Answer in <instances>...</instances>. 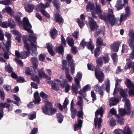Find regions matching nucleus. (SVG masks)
Here are the masks:
<instances>
[{"label": "nucleus", "mask_w": 134, "mask_h": 134, "mask_svg": "<svg viewBox=\"0 0 134 134\" xmlns=\"http://www.w3.org/2000/svg\"><path fill=\"white\" fill-rule=\"evenodd\" d=\"M129 16L125 14H122L120 15V23L126 20Z\"/></svg>", "instance_id": "37"}, {"label": "nucleus", "mask_w": 134, "mask_h": 134, "mask_svg": "<svg viewBox=\"0 0 134 134\" xmlns=\"http://www.w3.org/2000/svg\"><path fill=\"white\" fill-rule=\"evenodd\" d=\"M105 90L108 93H109L110 91V81L109 79H108L105 82Z\"/></svg>", "instance_id": "36"}, {"label": "nucleus", "mask_w": 134, "mask_h": 134, "mask_svg": "<svg viewBox=\"0 0 134 134\" xmlns=\"http://www.w3.org/2000/svg\"><path fill=\"white\" fill-rule=\"evenodd\" d=\"M78 86L75 84H72L71 87V90L72 92H74L76 94L78 93Z\"/></svg>", "instance_id": "27"}, {"label": "nucleus", "mask_w": 134, "mask_h": 134, "mask_svg": "<svg viewBox=\"0 0 134 134\" xmlns=\"http://www.w3.org/2000/svg\"><path fill=\"white\" fill-rule=\"evenodd\" d=\"M69 103V100L67 98H66L63 104V108L66 110L67 109V105Z\"/></svg>", "instance_id": "49"}, {"label": "nucleus", "mask_w": 134, "mask_h": 134, "mask_svg": "<svg viewBox=\"0 0 134 134\" xmlns=\"http://www.w3.org/2000/svg\"><path fill=\"white\" fill-rule=\"evenodd\" d=\"M57 117L58 122L61 123L63 121V116L60 113H58L57 114Z\"/></svg>", "instance_id": "40"}, {"label": "nucleus", "mask_w": 134, "mask_h": 134, "mask_svg": "<svg viewBox=\"0 0 134 134\" xmlns=\"http://www.w3.org/2000/svg\"><path fill=\"white\" fill-rule=\"evenodd\" d=\"M34 97L35 100L33 102L30 103L27 105L28 107L30 109L33 108L34 107V104H38L41 101V99L37 91L36 92L34 93Z\"/></svg>", "instance_id": "7"}, {"label": "nucleus", "mask_w": 134, "mask_h": 134, "mask_svg": "<svg viewBox=\"0 0 134 134\" xmlns=\"http://www.w3.org/2000/svg\"><path fill=\"white\" fill-rule=\"evenodd\" d=\"M124 131L119 129H115L114 133L115 134H132V132L130 130V129L128 126H126L124 129Z\"/></svg>", "instance_id": "8"}, {"label": "nucleus", "mask_w": 134, "mask_h": 134, "mask_svg": "<svg viewBox=\"0 0 134 134\" xmlns=\"http://www.w3.org/2000/svg\"><path fill=\"white\" fill-rule=\"evenodd\" d=\"M15 20L16 21L18 22V25L20 26L22 25V21L20 18L18 16H16L15 17Z\"/></svg>", "instance_id": "61"}, {"label": "nucleus", "mask_w": 134, "mask_h": 134, "mask_svg": "<svg viewBox=\"0 0 134 134\" xmlns=\"http://www.w3.org/2000/svg\"><path fill=\"white\" fill-rule=\"evenodd\" d=\"M45 106L42 107V110L44 114L48 115H50V103L49 102L46 100L44 102Z\"/></svg>", "instance_id": "11"}, {"label": "nucleus", "mask_w": 134, "mask_h": 134, "mask_svg": "<svg viewBox=\"0 0 134 134\" xmlns=\"http://www.w3.org/2000/svg\"><path fill=\"white\" fill-rule=\"evenodd\" d=\"M122 1L121 0H119L117 1L115 7L118 10H120L122 8L123 5L122 4Z\"/></svg>", "instance_id": "32"}, {"label": "nucleus", "mask_w": 134, "mask_h": 134, "mask_svg": "<svg viewBox=\"0 0 134 134\" xmlns=\"http://www.w3.org/2000/svg\"><path fill=\"white\" fill-rule=\"evenodd\" d=\"M59 86L62 88H65V91L66 92L68 93L70 90V86L68 84L67 81L64 79L63 80L62 82L60 83Z\"/></svg>", "instance_id": "15"}, {"label": "nucleus", "mask_w": 134, "mask_h": 134, "mask_svg": "<svg viewBox=\"0 0 134 134\" xmlns=\"http://www.w3.org/2000/svg\"><path fill=\"white\" fill-rule=\"evenodd\" d=\"M7 13L11 16L13 15L14 13L13 11V10L12 8L9 7H7Z\"/></svg>", "instance_id": "47"}, {"label": "nucleus", "mask_w": 134, "mask_h": 134, "mask_svg": "<svg viewBox=\"0 0 134 134\" xmlns=\"http://www.w3.org/2000/svg\"><path fill=\"white\" fill-rule=\"evenodd\" d=\"M97 46V47H100L102 46H105L106 44L103 42V41L102 40L101 37H99L97 39L96 41Z\"/></svg>", "instance_id": "23"}, {"label": "nucleus", "mask_w": 134, "mask_h": 134, "mask_svg": "<svg viewBox=\"0 0 134 134\" xmlns=\"http://www.w3.org/2000/svg\"><path fill=\"white\" fill-rule=\"evenodd\" d=\"M3 87L7 91H9L11 89V86L9 85H3Z\"/></svg>", "instance_id": "64"}, {"label": "nucleus", "mask_w": 134, "mask_h": 134, "mask_svg": "<svg viewBox=\"0 0 134 134\" xmlns=\"http://www.w3.org/2000/svg\"><path fill=\"white\" fill-rule=\"evenodd\" d=\"M78 123L75 124L74 126V131H76L81 129L82 124V121L80 119L78 120Z\"/></svg>", "instance_id": "20"}, {"label": "nucleus", "mask_w": 134, "mask_h": 134, "mask_svg": "<svg viewBox=\"0 0 134 134\" xmlns=\"http://www.w3.org/2000/svg\"><path fill=\"white\" fill-rule=\"evenodd\" d=\"M127 86L129 88L130 91L129 92V94L130 96H134V85L129 79H126Z\"/></svg>", "instance_id": "13"}, {"label": "nucleus", "mask_w": 134, "mask_h": 134, "mask_svg": "<svg viewBox=\"0 0 134 134\" xmlns=\"http://www.w3.org/2000/svg\"><path fill=\"white\" fill-rule=\"evenodd\" d=\"M131 68L134 72V62H131L127 63L125 66V68L126 70Z\"/></svg>", "instance_id": "25"}, {"label": "nucleus", "mask_w": 134, "mask_h": 134, "mask_svg": "<svg viewBox=\"0 0 134 134\" xmlns=\"http://www.w3.org/2000/svg\"><path fill=\"white\" fill-rule=\"evenodd\" d=\"M117 117L119 118L118 120V122L121 125H122L124 124V120L122 117L120 118L119 115H117Z\"/></svg>", "instance_id": "57"}, {"label": "nucleus", "mask_w": 134, "mask_h": 134, "mask_svg": "<svg viewBox=\"0 0 134 134\" xmlns=\"http://www.w3.org/2000/svg\"><path fill=\"white\" fill-rule=\"evenodd\" d=\"M10 105L7 103H0V120L3 116V108H7L8 109V111H10L12 109H10L9 108L10 107Z\"/></svg>", "instance_id": "12"}, {"label": "nucleus", "mask_w": 134, "mask_h": 134, "mask_svg": "<svg viewBox=\"0 0 134 134\" xmlns=\"http://www.w3.org/2000/svg\"><path fill=\"white\" fill-rule=\"evenodd\" d=\"M0 26L2 27L5 28H7L8 27V23L6 21L2 22L0 20Z\"/></svg>", "instance_id": "45"}, {"label": "nucleus", "mask_w": 134, "mask_h": 134, "mask_svg": "<svg viewBox=\"0 0 134 134\" xmlns=\"http://www.w3.org/2000/svg\"><path fill=\"white\" fill-rule=\"evenodd\" d=\"M90 25V27L92 31L96 30L98 26L96 21H94L93 19L91 17H88Z\"/></svg>", "instance_id": "17"}, {"label": "nucleus", "mask_w": 134, "mask_h": 134, "mask_svg": "<svg viewBox=\"0 0 134 134\" xmlns=\"http://www.w3.org/2000/svg\"><path fill=\"white\" fill-rule=\"evenodd\" d=\"M51 104V115H53L57 111V109L52 107Z\"/></svg>", "instance_id": "62"}, {"label": "nucleus", "mask_w": 134, "mask_h": 134, "mask_svg": "<svg viewBox=\"0 0 134 134\" xmlns=\"http://www.w3.org/2000/svg\"><path fill=\"white\" fill-rule=\"evenodd\" d=\"M23 27L24 29L29 33H32L33 31L31 30L32 26L29 22L27 18L25 17L23 19Z\"/></svg>", "instance_id": "6"}, {"label": "nucleus", "mask_w": 134, "mask_h": 134, "mask_svg": "<svg viewBox=\"0 0 134 134\" xmlns=\"http://www.w3.org/2000/svg\"><path fill=\"white\" fill-rule=\"evenodd\" d=\"M120 43L116 42L110 45V47L111 49L113 50L115 52H118L119 49Z\"/></svg>", "instance_id": "21"}, {"label": "nucleus", "mask_w": 134, "mask_h": 134, "mask_svg": "<svg viewBox=\"0 0 134 134\" xmlns=\"http://www.w3.org/2000/svg\"><path fill=\"white\" fill-rule=\"evenodd\" d=\"M30 51H22L20 53V57L22 59H24L27 58L29 54V53H30V52H31L32 49H31L30 48ZM31 54V53H30Z\"/></svg>", "instance_id": "24"}, {"label": "nucleus", "mask_w": 134, "mask_h": 134, "mask_svg": "<svg viewBox=\"0 0 134 134\" xmlns=\"http://www.w3.org/2000/svg\"><path fill=\"white\" fill-rule=\"evenodd\" d=\"M77 21L78 23L79 26L81 28H82L84 26L83 23L82 21H81L79 18L77 19Z\"/></svg>", "instance_id": "56"}, {"label": "nucleus", "mask_w": 134, "mask_h": 134, "mask_svg": "<svg viewBox=\"0 0 134 134\" xmlns=\"http://www.w3.org/2000/svg\"><path fill=\"white\" fill-rule=\"evenodd\" d=\"M53 3L56 8V12L54 14L55 21L59 23H62L63 19L60 15V11L59 10L60 6L59 2L58 0H54L53 1Z\"/></svg>", "instance_id": "4"}, {"label": "nucleus", "mask_w": 134, "mask_h": 134, "mask_svg": "<svg viewBox=\"0 0 134 134\" xmlns=\"http://www.w3.org/2000/svg\"><path fill=\"white\" fill-rule=\"evenodd\" d=\"M57 51L60 54L63 53L64 51L63 46L62 45L58 47L57 49Z\"/></svg>", "instance_id": "51"}, {"label": "nucleus", "mask_w": 134, "mask_h": 134, "mask_svg": "<svg viewBox=\"0 0 134 134\" xmlns=\"http://www.w3.org/2000/svg\"><path fill=\"white\" fill-rule=\"evenodd\" d=\"M79 94L80 95L82 96L84 98L86 95V93L85 91L83 90V88L82 90H80L78 92Z\"/></svg>", "instance_id": "58"}, {"label": "nucleus", "mask_w": 134, "mask_h": 134, "mask_svg": "<svg viewBox=\"0 0 134 134\" xmlns=\"http://www.w3.org/2000/svg\"><path fill=\"white\" fill-rule=\"evenodd\" d=\"M66 40L68 43L71 47H72L74 45V40L72 38L67 37Z\"/></svg>", "instance_id": "41"}, {"label": "nucleus", "mask_w": 134, "mask_h": 134, "mask_svg": "<svg viewBox=\"0 0 134 134\" xmlns=\"http://www.w3.org/2000/svg\"><path fill=\"white\" fill-rule=\"evenodd\" d=\"M82 77V74L79 72H78L75 78V81L76 84L78 86L79 88L81 89V86L80 82Z\"/></svg>", "instance_id": "18"}, {"label": "nucleus", "mask_w": 134, "mask_h": 134, "mask_svg": "<svg viewBox=\"0 0 134 134\" xmlns=\"http://www.w3.org/2000/svg\"><path fill=\"white\" fill-rule=\"evenodd\" d=\"M40 12L44 16L48 18H50V16L48 13L44 10L40 9Z\"/></svg>", "instance_id": "53"}, {"label": "nucleus", "mask_w": 134, "mask_h": 134, "mask_svg": "<svg viewBox=\"0 0 134 134\" xmlns=\"http://www.w3.org/2000/svg\"><path fill=\"white\" fill-rule=\"evenodd\" d=\"M52 83V88L55 91H57L59 90V86H60L59 85L55 83L53 81H52L51 80V83Z\"/></svg>", "instance_id": "26"}, {"label": "nucleus", "mask_w": 134, "mask_h": 134, "mask_svg": "<svg viewBox=\"0 0 134 134\" xmlns=\"http://www.w3.org/2000/svg\"><path fill=\"white\" fill-rule=\"evenodd\" d=\"M96 8H95L93 3L88 2L86 8V11L88 12L90 10L92 16L95 18H97L96 14H97L99 18L103 20L105 23L109 22L112 26L115 25L116 19L113 15V10L111 9H108V13H104V15H103L102 13L100 5H97L96 3Z\"/></svg>", "instance_id": "1"}, {"label": "nucleus", "mask_w": 134, "mask_h": 134, "mask_svg": "<svg viewBox=\"0 0 134 134\" xmlns=\"http://www.w3.org/2000/svg\"><path fill=\"white\" fill-rule=\"evenodd\" d=\"M104 110L103 108L101 107L99 110H97L95 113V118H94L95 126V128L98 125V129H100L101 127V123L102 122V119L99 118L98 120L97 116L99 114H100V117H101L103 116V113Z\"/></svg>", "instance_id": "5"}, {"label": "nucleus", "mask_w": 134, "mask_h": 134, "mask_svg": "<svg viewBox=\"0 0 134 134\" xmlns=\"http://www.w3.org/2000/svg\"><path fill=\"white\" fill-rule=\"evenodd\" d=\"M34 8V6L33 5L29 4L25 7V10L29 13L32 12Z\"/></svg>", "instance_id": "31"}, {"label": "nucleus", "mask_w": 134, "mask_h": 134, "mask_svg": "<svg viewBox=\"0 0 134 134\" xmlns=\"http://www.w3.org/2000/svg\"><path fill=\"white\" fill-rule=\"evenodd\" d=\"M39 75L40 77L43 78H46L47 77V75L45 74L44 71L42 70L39 71Z\"/></svg>", "instance_id": "44"}, {"label": "nucleus", "mask_w": 134, "mask_h": 134, "mask_svg": "<svg viewBox=\"0 0 134 134\" xmlns=\"http://www.w3.org/2000/svg\"><path fill=\"white\" fill-rule=\"evenodd\" d=\"M29 119L31 120H32L35 118L36 116V114L35 112L32 113H30L28 115Z\"/></svg>", "instance_id": "43"}, {"label": "nucleus", "mask_w": 134, "mask_h": 134, "mask_svg": "<svg viewBox=\"0 0 134 134\" xmlns=\"http://www.w3.org/2000/svg\"><path fill=\"white\" fill-rule=\"evenodd\" d=\"M119 102V100L115 98L112 97L109 99V105L110 106L116 105Z\"/></svg>", "instance_id": "22"}, {"label": "nucleus", "mask_w": 134, "mask_h": 134, "mask_svg": "<svg viewBox=\"0 0 134 134\" xmlns=\"http://www.w3.org/2000/svg\"><path fill=\"white\" fill-rule=\"evenodd\" d=\"M127 89L123 90L122 89H120V91L121 96L124 98L122 100V101L125 102L124 109L120 108L119 110L120 114L122 116L124 115L126 113L129 114L131 112L130 100L129 99L127 98V97L128 96L127 94Z\"/></svg>", "instance_id": "3"}, {"label": "nucleus", "mask_w": 134, "mask_h": 134, "mask_svg": "<svg viewBox=\"0 0 134 134\" xmlns=\"http://www.w3.org/2000/svg\"><path fill=\"white\" fill-rule=\"evenodd\" d=\"M133 38H131L129 40L127 41V42L129 46L133 48L134 47V44L133 43Z\"/></svg>", "instance_id": "50"}, {"label": "nucleus", "mask_w": 134, "mask_h": 134, "mask_svg": "<svg viewBox=\"0 0 134 134\" xmlns=\"http://www.w3.org/2000/svg\"><path fill=\"white\" fill-rule=\"evenodd\" d=\"M100 48L97 47L95 49L94 51V54L95 56L96 57L98 56L100 54Z\"/></svg>", "instance_id": "48"}, {"label": "nucleus", "mask_w": 134, "mask_h": 134, "mask_svg": "<svg viewBox=\"0 0 134 134\" xmlns=\"http://www.w3.org/2000/svg\"><path fill=\"white\" fill-rule=\"evenodd\" d=\"M80 45L83 47V48L85 46H86L87 48L90 50L92 53H93L92 50L94 48V46L91 41L86 42H85L84 39H83L81 42Z\"/></svg>", "instance_id": "9"}, {"label": "nucleus", "mask_w": 134, "mask_h": 134, "mask_svg": "<svg viewBox=\"0 0 134 134\" xmlns=\"http://www.w3.org/2000/svg\"><path fill=\"white\" fill-rule=\"evenodd\" d=\"M5 35L8 39V40L7 41L8 43H11V38L12 37L11 34L9 32H6L5 33Z\"/></svg>", "instance_id": "35"}, {"label": "nucleus", "mask_w": 134, "mask_h": 134, "mask_svg": "<svg viewBox=\"0 0 134 134\" xmlns=\"http://www.w3.org/2000/svg\"><path fill=\"white\" fill-rule=\"evenodd\" d=\"M71 117L74 119L76 116L77 110L74 108H70Z\"/></svg>", "instance_id": "39"}, {"label": "nucleus", "mask_w": 134, "mask_h": 134, "mask_svg": "<svg viewBox=\"0 0 134 134\" xmlns=\"http://www.w3.org/2000/svg\"><path fill=\"white\" fill-rule=\"evenodd\" d=\"M109 124L111 126H115L116 125V121L113 118H112L111 120H110Z\"/></svg>", "instance_id": "54"}, {"label": "nucleus", "mask_w": 134, "mask_h": 134, "mask_svg": "<svg viewBox=\"0 0 134 134\" xmlns=\"http://www.w3.org/2000/svg\"><path fill=\"white\" fill-rule=\"evenodd\" d=\"M79 100L77 102V104L78 106L80 107L81 110H82L83 107V101L82 98L80 96H78Z\"/></svg>", "instance_id": "38"}, {"label": "nucleus", "mask_w": 134, "mask_h": 134, "mask_svg": "<svg viewBox=\"0 0 134 134\" xmlns=\"http://www.w3.org/2000/svg\"><path fill=\"white\" fill-rule=\"evenodd\" d=\"M46 56L44 54H41L39 55V60L41 61H43L45 59Z\"/></svg>", "instance_id": "63"}, {"label": "nucleus", "mask_w": 134, "mask_h": 134, "mask_svg": "<svg viewBox=\"0 0 134 134\" xmlns=\"http://www.w3.org/2000/svg\"><path fill=\"white\" fill-rule=\"evenodd\" d=\"M35 72L34 68L32 66L25 68V73L27 75H31L34 74Z\"/></svg>", "instance_id": "19"}, {"label": "nucleus", "mask_w": 134, "mask_h": 134, "mask_svg": "<svg viewBox=\"0 0 134 134\" xmlns=\"http://www.w3.org/2000/svg\"><path fill=\"white\" fill-rule=\"evenodd\" d=\"M40 96L43 98L46 99L48 98V96L43 92L40 93Z\"/></svg>", "instance_id": "55"}, {"label": "nucleus", "mask_w": 134, "mask_h": 134, "mask_svg": "<svg viewBox=\"0 0 134 134\" xmlns=\"http://www.w3.org/2000/svg\"><path fill=\"white\" fill-rule=\"evenodd\" d=\"M25 48L28 51H30V46L29 42H30L32 47V51L30 52L31 54L33 56L37 55V46L35 44L37 43L36 37L33 35H24L23 37Z\"/></svg>", "instance_id": "2"}, {"label": "nucleus", "mask_w": 134, "mask_h": 134, "mask_svg": "<svg viewBox=\"0 0 134 134\" xmlns=\"http://www.w3.org/2000/svg\"><path fill=\"white\" fill-rule=\"evenodd\" d=\"M96 61L97 64L99 67L100 66H101L103 65V58L102 57H99L96 59Z\"/></svg>", "instance_id": "33"}, {"label": "nucleus", "mask_w": 134, "mask_h": 134, "mask_svg": "<svg viewBox=\"0 0 134 134\" xmlns=\"http://www.w3.org/2000/svg\"><path fill=\"white\" fill-rule=\"evenodd\" d=\"M31 62L35 69L37 68L38 65V59L36 57H33L31 58Z\"/></svg>", "instance_id": "28"}, {"label": "nucleus", "mask_w": 134, "mask_h": 134, "mask_svg": "<svg viewBox=\"0 0 134 134\" xmlns=\"http://www.w3.org/2000/svg\"><path fill=\"white\" fill-rule=\"evenodd\" d=\"M95 74L96 77L98 80L99 82L102 83L104 79V75L103 73L100 71H97V69H96Z\"/></svg>", "instance_id": "14"}, {"label": "nucleus", "mask_w": 134, "mask_h": 134, "mask_svg": "<svg viewBox=\"0 0 134 134\" xmlns=\"http://www.w3.org/2000/svg\"><path fill=\"white\" fill-rule=\"evenodd\" d=\"M49 4L48 3H47L46 5L43 3H41L38 5V7L39 9V10L40 9L44 10V9L47 7L49 6Z\"/></svg>", "instance_id": "34"}, {"label": "nucleus", "mask_w": 134, "mask_h": 134, "mask_svg": "<svg viewBox=\"0 0 134 134\" xmlns=\"http://www.w3.org/2000/svg\"><path fill=\"white\" fill-rule=\"evenodd\" d=\"M11 46V43H8L7 41L6 44L3 42L0 43V48H2L4 52L8 51Z\"/></svg>", "instance_id": "16"}, {"label": "nucleus", "mask_w": 134, "mask_h": 134, "mask_svg": "<svg viewBox=\"0 0 134 134\" xmlns=\"http://www.w3.org/2000/svg\"><path fill=\"white\" fill-rule=\"evenodd\" d=\"M102 58L103 59L104 63L106 64L109 62V56L108 54L104 56Z\"/></svg>", "instance_id": "46"}, {"label": "nucleus", "mask_w": 134, "mask_h": 134, "mask_svg": "<svg viewBox=\"0 0 134 134\" xmlns=\"http://www.w3.org/2000/svg\"><path fill=\"white\" fill-rule=\"evenodd\" d=\"M5 70L9 72H12L13 71V69L10 65H6L5 66Z\"/></svg>", "instance_id": "52"}, {"label": "nucleus", "mask_w": 134, "mask_h": 134, "mask_svg": "<svg viewBox=\"0 0 134 134\" xmlns=\"http://www.w3.org/2000/svg\"><path fill=\"white\" fill-rule=\"evenodd\" d=\"M8 27L10 26L11 28H14L15 27L16 25L14 21L11 19H9L8 20Z\"/></svg>", "instance_id": "30"}, {"label": "nucleus", "mask_w": 134, "mask_h": 134, "mask_svg": "<svg viewBox=\"0 0 134 134\" xmlns=\"http://www.w3.org/2000/svg\"><path fill=\"white\" fill-rule=\"evenodd\" d=\"M72 56L70 54H68L66 57V59L69 61L68 66L71 68V70L72 74H73L75 71V64L74 62L71 60Z\"/></svg>", "instance_id": "10"}, {"label": "nucleus", "mask_w": 134, "mask_h": 134, "mask_svg": "<svg viewBox=\"0 0 134 134\" xmlns=\"http://www.w3.org/2000/svg\"><path fill=\"white\" fill-rule=\"evenodd\" d=\"M111 57L114 63L116 64L118 59V55H117L116 53H114L112 55Z\"/></svg>", "instance_id": "42"}, {"label": "nucleus", "mask_w": 134, "mask_h": 134, "mask_svg": "<svg viewBox=\"0 0 134 134\" xmlns=\"http://www.w3.org/2000/svg\"><path fill=\"white\" fill-rule=\"evenodd\" d=\"M57 35L58 31L55 29H54L51 31V37L53 39H55Z\"/></svg>", "instance_id": "29"}, {"label": "nucleus", "mask_w": 134, "mask_h": 134, "mask_svg": "<svg viewBox=\"0 0 134 134\" xmlns=\"http://www.w3.org/2000/svg\"><path fill=\"white\" fill-rule=\"evenodd\" d=\"M0 94L1 99L3 100H4L5 99L4 94L3 90H0Z\"/></svg>", "instance_id": "60"}, {"label": "nucleus", "mask_w": 134, "mask_h": 134, "mask_svg": "<svg viewBox=\"0 0 134 134\" xmlns=\"http://www.w3.org/2000/svg\"><path fill=\"white\" fill-rule=\"evenodd\" d=\"M126 15L129 16L131 15V12L128 6H127L125 9Z\"/></svg>", "instance_id": "59"}]
</instances>
